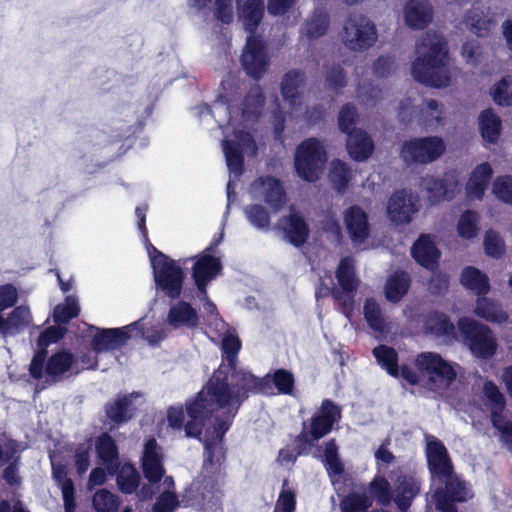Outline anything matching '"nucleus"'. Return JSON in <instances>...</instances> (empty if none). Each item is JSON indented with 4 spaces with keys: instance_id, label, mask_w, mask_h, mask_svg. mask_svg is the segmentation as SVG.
Listing matches in <instances>:
<instances>
[{
    "instance_id": "57",
    "label": "nucleus",
    "mask_w": 512,
    "mask_h": 512,
    "mask_svg": "<svg viewBox=\"0 0 512 512\" xmlns=\"http://www.w3.org/2000/svg\"><path fill=\"white\" fill-rule=\"evenodd\" d=\"M492 194L500 202L512 206V176H497L492 182Z\"/></svg>"
},
{
    "instance_id": "45",
    "label": "nucleus",
    "mask_w": 512,
    "mask_h": 512,
    "mask_svg": "<svg viewBox=\"0 0 512 512\" xmlns=\"http://www.w3.org/2000/svg\"><path fill=\"white\" fill-rule=\"evenodd\" d=\"M377 363L392 377L399 378L398 353L390 346L380 344L373 348Z\"/></svg>"
},
{
    "instance_id": "33",
    "label": "nucleus",
    "mask_w": 512,
    "mask_h": 512,
    "mask_svg": "<svg viewBox=\"0 0 512 512\" xmlns=\"http://www.w3.org/2000/svg\"><path fill=\"white\" fill-rule=\"evenodd\" d=\"M32 322V315L27 305L13 308L4 318L2 316V336H15L24 332Z\"/></svg>"
},
{
    "instance_id": "55",
    "label": "nucleus",
    "mask_w": 512,
    "mask_h": 512,
    "mask_svg": "<svg viewBox=\"0 0 512 512\" xmlns=\"http://www.w3.org/2000/svg\"><path fill=\"white\" fill-rule=\"evenodd\" d=\"M120 503V498L107 489L96 491L92 498V505L96 512H117Z\"/></svg>"
},
{
    "instance_id": "17",
    "label": "nucleus",
    "mask_w": 512,
    "mask_h": 512,
    "mask_svg": "<svg viewBox=\"0 0 512 512\" xmlns=\"http://www.w3.org/2000/svg\"><path fill=\"white\" fill-rule=\"evenodd\" d=\"M304 82V74L297 70L289 71L282 80L281 92L285 104L288 106L285 113L290 117L302 115L303 101H305Z\"/></svg>"
},
{
    "instance_id": "62",
    "label": "nucleus",
    "mask_w": 512,
    "mask_h": 512,
    "mask_svg": "<svg viewBox=\"0 0 512 512\" xmlns=\"http://www.w3.org/2000/svg\"><path fill=\"white\" fill-rule=\"evenodd\" d=\"M204 466L206 468L216 466V470L220 468L225 461V451L222 445L214 441H206L204 444Z\"/></svg>"
},
{
    "instance_id": "1",
    "label": "nucleus",
    "mask_w": 512,
    "mask_h": 512,
    "mask_svg": "<svg viewBox=\"0 0 512 512\" xmlns=\"http://www.w3.org/2000/svg\"><path fill=\"white\" fill-rule=\"evenodd\" d=\"M201 390L186 400L185 410L182 406H170L167 409V422L175 430L184 429L185 436L201 440L207 421L214 416L213 430L219 441L231 428L235 419L231 405L216 403L214 397Z\"/></svg>"
},
{
    "instance_id": "19",
    "label": "nucleus",
    "mask_w": 512,
    "mask_h": 512,
    "mask_svg": "<svg viewBox=\"0 0 512 512\" xmlns=\"http://www.w3.org/2000/svg\"><path fill=\"white\" fill-rule=\"evenodd\" d=\"M75 363V356L69 350L62 349L51 356H47L43 363L42 389L53 386L64 379L68 378V373L71 371Z\"/></svg>"
},
{
    "instance_id": "46",
    "label": "nucleus",
    "mask_w": 512,
    "mask_h": 512,
    "mask_svg": "<svg viewBox=\"0 0 512 512\" xmlns=\"http://www.w3.org/2000/svg\"><path fill=\"white\" fill-rule=\"evenodd\" d=\"M364 319L374 332L383 334L387 330V322L380 304L374 298H367L363 306Z\"/></svg>"
},
{
    "instance_id": "34",
    "label": "nucleus",
    "mask_w": 512,
    "mask_h": 512,
    "mask_svg": "<svg viewBox=\"0 0 512 512\" xmlns=\"http://www.w3.org/2000/svg\"><path fill=\"white\" fill-rule=\"evenodd\" d=\"M238 16L246 31L250 35H254L258 24L262 20L264 14L263 0H246L241 3L237 0Z\"/></svg>"
},
{
    "instance_id": "38",
    "label": "nucleus",
    "mask_w": 512,
    "mask_h": 512,
    "mask_svg": "<svg viewBox=\"0 0 512 512\" xmlns=\"http://www.w3.org/2000/svg\"><path fill=\"white\" fill-rule=\"evenodd\" d=\"M474 314L487 322L496 324H503L509 318L508 313L503 310L501 304L486 296L477 298Z\"/></svg>"
},
{
    "instance_id": "35",
    "label": "nucleus",
    "mask_w": 512,
    "mask_h": 512,
    "mask_svg": "<svg viewBox=\"0 0 512 512\" xmlns=\"http://www.w3.org/2000/svg\"><path fill=\"white\" fill-rule=\"evenodd\" d=\"M104 410L109 422L116 426L127 423L134 415L133 403L128 395H123L107 402Z\"/></svg>"
},
{
    "instance_id": "60",
    "label": "nucleus",
    "mask_w": 512,
    "mask_h": 512,
    "mask_svg": "<svg viewBox=\"0 0 512 512\" xmlns=\"http://www.w3.org/2000/svg\"><path fill=\"white\" fill-rule=\"evenodd\" d=\"M329 178L338 191H342L347 186L351 172L347 165L341 160H333L330 165Z\"/></svg>"
},
{
    "instance_id": "50",
    "label": "nucleus",
    "mask_w": 512,
    "mask_h": 512,
    "mask_svg": "<svg viewBox=\"0 0 512 512\" xmlns=\"http://www.w3.org/2000/svg\"><path fill=\"white\" fill-rule=\"evenodd\" d=\"M368 490L370 496L381 506L387 507L393 502V488L383 476H375L369 483Z\"/></svg>"
},
{
    "instance_id": "30",
    "label": "nucleus",
    "mask_w": 512,
    "mask_h": 512,
    "mask_svg": "<svg viewBox=\"0 0 512 512\" xmlns=\"http://www.w3.org/2000/svg\"><path fill=\"white\" fill-rule=\"evenodd\" d=\"M466 28L479 37L488 36L496 26L495 13L489 9L473 7L468 11L464 20Z\"/></svg>"
},
{
    "instance_id": "14",
    "label": "nucleus",
    "mask_w": 512,
    "mask_h": 512,
    "mask_svg": "<svg viewBox=\"0 0 512 512\" xmlns=\"http://www.w3.org/2000/svg\"><path fill=\"white\" fill-rule=\"evenodd\" d=\"M420 208L418 195L410 189H401L389 197L386 214L392 224L406 226L413 221Z\"/></svg>"
},
{
    "instance_id": "27",
    "label": "nucleus",
    "mask_w": 512,
    "mask_h": 512,
    "mask_svg": "<svg viewBox=\"0 0 512 512\" xmlns=\"http://www.w3.org/2000/svg\"><path fill=\"white\" fill-rule=\"evenodd\" d=\"M493 168L490 163L482 162L476 165L467 178L465 183V196L468 201H481L488 189Z\"/></svg>"
},
{
    "instance_id": "23",
    "label": "nucleus",
    "mask_w": 512,
    "mask_h": 512,
    "mask_svg": "<svg viewBox=\"0 0 512 512\" xmlns=\"http://www.w3.org/2000/svg\"><path fill=\"white\" fill-rule=\"evenodd\" d=\"M421 480L413 473H400L394 480L393 502L400 512H407L421 491Z\"/></svg>"
},
{
    "instance_id": "52",
    "label": "nucleus",
    "mask_w": 512,
    "mask_h": 512,
    "mask_svg": "<svg viewBox=\"0 0 512 512\" xmlns=\"http://www.w3.org/2000/svg\"><path fill=\"white\" fill-rule=\"evenodd\" d=\"M372 506L371 499L364 493L350 492L339 504L341 512H368Z\"/></svg>"
},
{
    "instance_id": "51",
    "label": "nucleus",
    "mask_w": 512,
    "mask_h": 512,
    "mask_svg": "<svg viewBox=\"0 0 512 512\" xmlns=\"http://www.w3.org/2000/svg\"><path fill=\"white\" fill-rule=\"evenodd\" d=\"M420 188L426 193L428 201L432 204L446 200V194L441 177L426 175L421 179Z\"/></svg>"
},
{
    "instance_id": "5",
    "label": "nucleus",
    "mask_w": 512,
    "mask_h": 512,
    "mask_svg": "<svg viewBox=\"0 0 512 512\" xmlns=\"http://www.w3.org/2000/svg\"><path fill=\"white\" fill-rule=\"evenodd\" d=\"M242 343L235 334L225 333L221 343L222 362L204 384V391L214 397V401L221 406L229 405L234 394L237 393V378L239 373L251 371L238 368V354Z\"/></svg>"
},
{
    "instance_id": "29",
    "label": "nucleus",
    "mask_w": 512,
    "mask_h": 512,
    "mask_svg": "<svg viewBox=\"0 0 512 512\" xmlns=\"http://www.w3.org/2000/svg\"><path fill=\"white\" fill-rule=\"evenodd\" d=\"M192 277L201 296H206L208 284L222 271L221 258H196Z\"/></svg>"
},
{
    "instance_id": "13",
    "label": "nucleus",
    "mask_w": 512,
    "mask_h": 512,
    "mask_svg": "<svg viewBox=\"0 0 512 512\" xmlns=\"http://www.w3.org/2000/svg\"><path fill=\"white\" fill-rule=\"evenodd\" d=\"M482 392L491 406L490 420L492 426L500 432L501 441L512 453V420L505 421L503 414L506 408L505 396L492 380L484 382Z\"/></svg>"
},
{
    "instance_id": "40",
    "label": "nucleus",
    "mask_w": 512,
    "mask_h": 512,
    "mask_svg": "<svg viewBox=\"0 0 512 512\" xmlns=\"http://www.w3.org/2000/svg\"><path fill=\"white\" fill-rule=\"evenodd\" d=\"M115 474L117 486L123 494L131 495L136 493L138 495L141 476L132 463L119 465Z\"/></svg>"
},
{
    "instance_id": "18",
    "label": "nucleus",
    "mask_w": 512,
    "mask_h": 512,
    "mask_svg": "<svg viewBox=\"0 0 512 512\" xmlns=\"http://www.w3.org/2000/svg\"><path fill=\"white\" fill-rule=\"evenodd\" d=\"M241 63L245 72L255 79L261 78L266 72L269 65V57L265 45L255 35L247 37Z\"/></svg>"
},
{
    "instance_id": "41",
    "label": "nucleus",
    "mask_w": 512,
    "mask_h": 512,
    "mask_svg": "<svg viewBox=\"0 0 512 512\" xmlns=\"http://www.w3.org/2000/svg\"><path fill=\"white\" fill-rule=\"evenodd\" d=\"M411 284L410 277L405 271H395L385 284V297L392 303L399 302L408 292Z\"/></svg>"
},
{
    "instance_id": "64",
    "label": "nucleus",
    "mask_w": 512,
    "mask_h": 512,
    "mask_svg": "<svg viewBox=\"0 0 512 512\" xmlns=\"http://www.w3.org/2000/svg\"><path fill=\"white\" fill-rule=\"evenodd\" d=\"M356 292H347L343 289L334 292V301L339 306V311L348 319L354 313Z\"/></svg>"
},
{
    "instance_id": "36",
    "label": "nucleus",
    "mask_w": 512,
    "mask_h": 512,
    "mask_svg": "<svg viewBox=\"0 0 512 512\" xmlns=\"http://www.w3.org/2000/svg\"><path fill=\"white\" fill-rule=\"evenodd\" d=\"M347 135V151L352 159L364 161L370 157L374 143L365 131L357 129Z\"/></svg>"
},
{
    "instance_id": "43",
    "label": "nucleus",
    "mask_w": 512,
    "mask_h": 512,
    "mask_svg": "<svg viewBox=\"0 0 512 512\" xmlns=\"http://www.w3.org/2000/svg\"><path fill=\"white\" fill-rule=\"evenodd\" d=\"M425 328L435 336L452 337L455 335V326L450 318L443 312H430L424 321Z\"/></svg>"
},
{
    "instance_id": "26",
    "label": "nucleus",
    "mask_w": 512,
    "mask_h": 512,
    "mask_svg": "<svg viewBox=\"0 0 512 512\" xmlns=\"http://www.w3.org/2000/svg\"><path fill=\"white\" fill-rule=\"evenodd\" d=\"M346 231L354 245L360 246L370 235L367 213L359 206H351L343 213Z\"/></svg>"
},
{
    "instance_id": "48",
    "label": "nucleus",
    "mask_w": 512,
    "mask_h": 512,
    "mask_svg": "<svg viewBox=\"0 0 512 512\" xmlns=\"http://www.w3.org/2000/svg\"><path fill=\"white\" fill-rule=\"evenodd\" d=\"M445 113L442 103L434 99L427 100L420 112V121L428 129H435L444 123Z\"/></svg>"
},
{
    "instance_id": "22",
    "label": "nucleus",
    "mask_w": 512,
    "mask_h": 512,
    "mask_svg": "<svg viewBox=\"0 0 512 512\" xmlns=\"http://www.w3.org/2000/svg\"><path fill=\"white\" fill-rule=\"evenodd\" d=\"M341 418V408L331 399H324L310 419L308 430L317 440L328 435L334 424Z\"/></svg>"
},
{
    "instance_id": "24",
    "label": "nucleus",
    "mask_w": 512,
    "mask_h": 512,
    "mask_svg": "<svg viewBox=\"0 0 512 512\" xmlns=\"http://www.w3.org/2000/svg\"><path fill=\"white\" fill-rule=\"evenodd\" d=\"M276 229L284 234L285 239L294 246L303 245L308 236L309 228L300 212L293 207L289 209L287 215L282 216L277 224Z\"/></svg>"
},
{
    "instance_id": "59",
    "label": "nucleus",
    "mask_w": 512,
    "mask_h": 512,
    "mask_svg": "<svg viewBox=\"0 0 512 512\" xmlns=\"http://www.w3.org/2000/svg\"><path fill=\"white\" fill-rule=\"evenodd\" d=\"M328 27L327 16L321 12L315 13L305 24L302 34L308 39H318L323 36Z\"/></svg>"
},
{
    "instance_id": "63",
    "label": "nucleus",
    "mask_w": 512,
    "mask_h": 512,
    "mask_svg": "<svg viewBox=\"0 0 512 512\" xmlns=\"http://www.w3.org/2000/svg\"><path fill=\"white\" fill-rule=\"evenodd\" d=\"M287 480H284L273 512H295L296 494L292 489L286 488Z\"/></svg>"
},
{
    "instance_id": "10",
    "label": "nucleus",
    "mask_w": 512,
    "mask_h": 512,
    "mask_svg": "<svg viewBox=\"0 0 512 512\" xmlns=\"http://www.w3.org/2000/svg\"><path fill=\"white\" fill-rule=\"evenodd\" d=\"M377 40V27L367 16L354 14L345 21L342 41L348 49L355 52H364L374 46Z\"/></svg>"
},
{
    "instance_id": "7",
    "label": "nucleus",
    "mask_w": 512,
    "mask_h": 512,
    "mask_svg": "<svg viewBox=\"0 0 512 512\" xmlns=\"http://www.w3.org/2000/svg\"><path fill=\"white\" fill-rule=\"evenodd\" d=\"M457 327L462 343L475 358L487 360L496 354L497 338L488 325L462 317L458 320Z\"/></svg>"
},
{
    "instance_id": "2",
    "label": "nucleus",
    "mask_w": 512,
    "mask_h": 512,
    "mask_svg": "<svg viewBox=\"0 0 512 512\" xmlns=\"http://www.w3.org/2000/svg\"><path fill=\"white\" fill-rule=\"evenodd\" d=\"M431 485H436L433 499L438 511L458 512L457 503H465L473 497L466 482L455 472L452 459L444 443L429 436L425 448Z\"/></svg>"
},
{
    "instance_id": "49",
    "label": "nucleus",
    "mask_w": 512,
    "mask_h": 512,
    "mask_svg": "<svg viewBox=\"0 0 512 512\" xmlns=\"http://www.w3.org/2000/svg\"><path fill=\"white\" fill-rule=\"evenodd\" d=\"M338 450V445L335 439H330L325 443L322 462L330 477L340 476L345 470L344 464L339 457Z\"/></svg>"
},
{
    "instance_id": "47",
    "label": "nucleus",
    "mask_w": 512,
    "mask_h": 512,
    "mask_svg": "<svg viewBox=\"0 0 512 512\" xmlns=\"http://www.w3.org/2000/svg\"><path fill=\"white\" fill-rule=\"evenodd\" d=\"M354 258H341L336 270V279L341 289L347 292H356L359 279L356 277Z\"/></svg>"
},
{
    "instance_id": "20",
    "label": "nucleus",
    "mask_w": 512,
    "mask_h": 512,
    "mask_svg": "<svg viewBox=\"0 0 512 512\" xmlns=\"http://www.w3.org/2000/svg\"><path fill=\"white\" fill-rule=\"evenodd\" d=\"M249 193L255 200L264 201L278 211L286 203V195L281 182L273 177H259L250 186Z\"/></svg>"
},
{
    "instance_id": "11",
    "label": "nucleus",
    "mask_w": 512,
    "mask_h": 512,
    "mask_svg": "<svg viewBox=\"0 0 512 512\" xmlns=\"http://www.w3.org/2000/svg\"><path fill=\"white\" fill-rule=\"evenodd\" d=\"M445 151L446 143L442 137H416L404 142L400 157L408 165H427L438 160Z\"/></svg>"
},
{
    "instance_id": "42",
    "label": "nucleus",
    "mask_w": 512,
    "mask_h": 512,
    "mask_svg": "<svg viewBox=\"0 0 512 512\" xmlns=\"http://www.w3.org/2000/svg\"><path fill=\"white\" fill-rule=\"evenodd\" d=\"M481 215L474 210H466L458 218L456 224L457 235L465 240L476 238L480 232Z\"/></svg>"
},
{
    "instance_id": "8",
    "label": "nucleus",
    "mask_w": 512,
    "mask_h": 512,
    "mask_svg": "<svg viewBox=\"0 0 512 512\" xmlns=\"http://www.w3.org/2000/svg\"><path fill=\"white\" fill-rule=\"evenodd\" d=\"M327 159L324 144L316 138H308L296 148L295 171L304 181L315 182L322 176Z\"/></svg>"
},
{
    "instance_id": "37",
    "label": "nucleus",
    "mask_w": 512,
    "mask_h": 512,
    "mask_svg": "<svg viewBox=\"0 0 512 512\" xmlns=\"http://www.w3.org/2000/svg\"><path fill=\"white\" fill-rule=\"evenodd\" d=\"M460 283L464 288L477 295V298L486 296L491 288L487 274L473 266H467L462 270Z\"/></svg>"
},
{
    "instance_id": "15",
    "label": "nucleus",
    "mask_w": 512,
    "mask_h": 512,
    "mask_svg": "<svg viewBox=\"0 0 512 512\" xmlns=\"http://www.w3.org/2000/svg\"><path fill=\"white\" fill-rule=\"evenodd\" d=\"M415 367L417 370L429 376L428 383L437 386V383L445 386L451 385L457 378V372L453 365L435 352H421L416 356Z\"/></svg>"
},
{
    "instance_id": "28",
    "label": "nucleus",
    "mask_w": 512,
    "mask_h": 512,
    "mask_svg": "<svg viewBox=\"0 0 512 512\" xmlns=\"http://www.w3.org/2000/svg\"><path fill=\"white\" fill-rule=\"evenodd\" d=\"M402 13L405 24L414 30L426 28L433 19V8L428 0H407Z\"/></svg>"
},
{
    "instance_id": "12",
    "label": "nucleus",
    "mask_w": 512,
    "mask_h": 512,
    "mask_svg": "<svg viewBox=\"0 0 512 512\" xmlns=\"http://www.w3.org/2000/svg\"><path fill=\"white\" fill-rule=\"evenodd\" d=\"M157 287L171 299L180 297L185 280L182 267L173 258H150Z\"/></svg>"
},
{
    "instance_id": "25",
    "label": "nucleus",
    "mask_w": 512,
    "mask_h": 512,
    "mask_svg": "<svg viewBox=\"0 0 512 512\" xmlns=\"http://www.w3.org/2000/svg\"><path fill=\"white\" fill-rule=\"evenodd\" d=\"M132 325L122 328H96L90 347L96 354L112 351L124 346L131 338L129 329Z\"/></svg>"
},
{
    "instance_id": "9",
    "label": "nucleus",
    "mask_w": 512,
    "mask_h": 512,
    "mask_svg": "<svg viewBox=\"0 0 512 512\" xmlns=\"http://www.w3.org/2000/svg\"><path fill=\"white\" fill-rule=\"evenodd\" d=\"M141 469L148 483L143 484L138 492L140 501H149L157 494L159 483L165 475L162 448L154 437L148 438L144 443L141 457Z\"/></svg>"
},
{
    "instance_id": "53",
    "label": "nucleus",
    "mask_w": 512,
    "mask_h": 512,
    "mask_svg": "<svg viewBox=\"0 0 512 512\" xmlns=\"http://www.w3.org/2000/svg\"><path fill=\"white\" fill-rule=\"evenodd\" d=\"M493 101L499 106H512V78L505 76L490 88Z\"/></svg>"
},
{
    "instance_id": "61",
    "label": "nucleus",
    "mask_w": 512,
    "mask_h": 512,
    "mask_svg": "<svg viewBox=\"0 0 512 512\" xmlns=\"http://www.w3.org/2000/svg\"><path fill=\"white\" fill-rule=\"evenodd\" d=\"M356 97L363 105L367 107L374 106L382 99V91L371 83H366L365 80L359 82L356 92Z\"/></svg>"
},
{
    "instance_id": "44",
    "label": "nucleus",
    "mask_w": 512,
    "mask_h": 512,
    "mask_svg": "<svg viewBox=\"0 0 512 512\" xmlns=\"http://www.w3.org/2000/svg\"><path fill=\"white\" fill-rule=\"evenodd\" d=\"M212 488L213 485L206 479L193 481L184 490L182 501L190 506L203 505L213 493Z\"/></svg>"
},
{
    "instance_id": "32",
    "label": "nucleus",
    "mask_w": 512,
    "mask_h": 512,
    "mask_svg": "<svg viewBox=\"0 0 512 512\" xmlns=\"http://www.w3.org/2000/svg\"><path fill=\"white\" fill-rule=\"evenodd\" d=\"M167 322L174 328L187 327L194 329L199 325V316L196 309L189 302L180 300L170 307Z\"/></svg>"
},
{
    "instance_id": "58",
    "label": "nucleus",
    "mask_w": 512,
    "mask_h": 512,
    "mask_svg": "<svg viewBox=\"0 0 512 512\" xmlns=\"http://www.w3.org/2000/svg\"><path fill=\"white\" fill-rule=\"evenodd\" d=\"M483 247L487 256H502L506 252V245L502 235L494 229H488L485 232Z\"/></svg>"
},
{
    "instance_id": "54",
    "label": "nucleus",
    "mask_w": 512,
    "mask_h": 512,
    "mask_svg": "<svg viewBox=\"0 0 512 512\" xmlns=\"http://www.w3.org/2000/svg\"><path fill=\"white\" fill-rule=\"evenodd\" d=\"M244 214L254 228L261 231H268L270 229V215L268 211L259 204L247 205L244 209Z\"/></svg>"
},
{
    "instance_id": "3",
    "label": "nucleus",
    "mask_w": 512,
    "mask_h": 512,
    "mask_svg": "<svg viewBox=\"0 0 512 512\" xmlns=\"http://www.w3.org/2000/svg\"><path fill=\"white\" fill-rule=\"evenodd\" d=\"M262 104L261 89L255 85L246 97L241 113L230 112L229 123L222 140V151L230 177L238 178L242 174L245 155L256 154L257 144L251 134L250 124L257 118Z\"/></svg>"
},
{
    "instance_id": "16",
    "label": "nucleus",
    "mask_w": 512,
    "mask_h": 512,
    "mask_svg": "<svg viewBox=\"0 0 512 512\" xmlns=\"http://www.w3.org/2000/svg\"><path fill=\"white\" fill-rule=\"evenodd\" d=\"M27 445L13 439L2 444V480L12 489L13 495L22 485L19 473L21 454Z\"/></svg>"
},
{
    "instance_id": "56",
    "label": "nucleus",
    "mask_w": 512,
    "mask_h": 512,
    "mask_svg": "<svg viewBox=\"0 0 512 512\" xmlns=\"http://www.w3.org/2000/svg\"><path fill=\"white\" fill-rule=\"evenodd\" d=\"M436 239L437 236L432 234H420L411 246V256H440Z\"/></svg>"
},
{
    "instance_id": "39",
    "label": "nucleus",
    "mask_w": 512,
    "mask_h": 512,
    "mask_svg": "<svg viewBox=\"0 0 512 512\" xmlns=\"http://www.w3.org/2000/svg\"><path fill=\"white\" fill-rule=\"evenodd\" d=\"M478 126L484 141L494 144L499 140L502 131V121L492 109H486L480 113Z\"/></svg>"
},
{
    "instance_id": "4",
    "label": "nucleus",
    "mask_w": 512,
    "mask_h": 512,
    "mask_svg": "<svg viewBox=\"0 0 512 512\" xmlns=\"http://www.w3.org/2000/svg\"><path fill=\"white\" fill-rule=\"evenodd\" d=\"M411 73L416 81L427 87L441 89L452 84L458 70L448 62L445 42L441 35L427 32L419 39Z\"/></svg>"
},
{
    "instance_id": "31",
    "label": "nucleus",
    "mask_w": 512,
    "mask_h": 512,
    "mask_svg": "<svg viewBox=\"0 0 512 512\" xmlns=\"http://www.w3.org/2000/svg\"><path fill=\"white\" fill-rule=\"evenodd\" d=\"M100 462L110 475H114L119 467V451L115 440L107 432L98 436L95 444Z\"/></svg>"
},
{
    "instance_id": "6",
    "label": "nucleus",
    "mask_w": 512,
    "mask_h": 512,
    "mask_svg": "<svg viewBox=\"0 0 512 512\" xmlns=\"http://www.w3.org/2000/svg\"><path fill=\"white\" fill-rule=\"evenodd\" d=\"M236 380L238 382L236 383L237 393L234 394L229 404L232 406L235 417L244 402H246L251 395H292L295 389L294 374L285 368L276 369L263 377H258L252 372H241Z\"/></svg>"
},
{
    "instance_id": "21",
    "label": "nucleus",
    "mask_w": 512,
    "mask_h": 512,
    "mask_svg": "<svg viewBox=\"0 0 512 512\" xmlns=\"http://www.w3.org/2000/svg\"><path fill=\"white\" fill-rule=\"evenodd\" d=\"M66 329L58 326H49L45 328L38 336L36 344L37 350L35 351L31 362L29 364V374L35 380L42 379L43 363L48 355V347L51 344L57 343L65 335Z\"/></svg>"
}]
</instances>
